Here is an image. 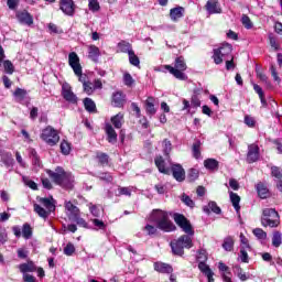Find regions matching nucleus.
Instances as JSON below:
<instances>
[{
  "mask_svg": "<svg viewBox=\"0 0 282 282\" xmlns=\"http://www.w3.org/2000/svg\"><path fill=\"white\" fill-rule=\"evenodd\" d=\"M174 221L185 235L181 236L177 240L172 241L171 249L173 254L182 257L184 254V248L191 249L193 247L192 237L195 235V230L193 229V225H191V220L182 214H174Z\"/></svg>",
  "mask_w": 282,
  "mask_h": 282,
  "instance_id": "obj_1",
  "label": "nucleus"
},
{
  "mask_svg": "<svg viewBox=\"0 0 282 282\" xmlns=\"http://www.w3.org/2000/svg\"><path fill=\"white\" fill-rule=\"evenodd\" d=\"M46 173L57 186H61L66 191H72V188H74V175H72V172H66L65 169L57 166L55 171L46 170Z\"/></svg>",
  "mask_w": 282,
  "mask_h": 282,
  "instance_id": "obj_2",
  "label": "nucleus"
},
{
  "mask_svg": "<svg viewBox=\"0 0 282 282\" xmlns=\"http://www.w3.org/2000/svg\"><path fill=\"white\" fill-rule=\"evenodd\" d=\"M149 219L152 224H155L159 230H162L163 232H173L174 230H176V227L173 221H171L167 212H164L162 209H154L151 213Z\"/></svg>",
  "mask_w": 282,
  "mask_h": 282,
  "instance_id": "obj_3",
  "label": "nucleus"
},
{
  "mask_svg": "<svg viewBox=\"0 0 282 282\" xmlns=\"http://www.w3.org/2000/svg\"><path fill=\"white\" fill-rule=\"evenodd\" d=\"M39 204H33V210L41 217L42 219H47L54 210H56V205L54 203V198H45L41 197L37 199Z\"/></svg>",
  "mask_w": 282,
  "mask_h": 282,
  "instance_id": "obj_4",
  "label": "nucleus"
},
{
  "mask_svg": "<svg viewBox=\"0 0 282 282\" xmlns=\"http://www.w3.org/2000/svg\"><path fill=\"white\" fill-rule=\"evenodd\" d=\"M164 68L167 69V72H170L174 78H177V80H188V76H186L184 73L186 69H188L184 56L176 57L174 61V66L165 65Z\"/></svg>",
  "mask_w": 282,
  "mask_h": 282,
  "instance_id": "obj_5",
  "label": "nucleus"
},
{
  "mask_svg": "<svg viewBox=\"0 0 282 282\" xmlns=\"http://www.w3.org/2000/svg\"><path fill=\"white\" fill-rule=\"evenodd\" d=\"M261 225L264 228H279L281 226V216L274 208H264L261 216Z\"/></svg>",
  "mask_w": 282,
  "mask_h": 282,
  "instance_id": "obj_6",
  "label": "nucleus"
},
{
  "mask_svg": "<svg viewBox=\"0 0 282 282\" xmlns=\"http://www.w3.org/2000/svg\"><path fill=\"white\" fill-rule=\"evenodd\" d=\"M227 58H232V45L223 43L218 48H214L213 59L216 65H221Z\"/></svg>",
  "mask_w": 282,
  "mask_h": 282,
  "instance_id": "obj_7",
  "label": "nucleus"
},
{
  "mask_svg": "<svg viewBox=\"0 0 282 282\" xmlns=\"http://www.w3.org/2000/svg\"><path fill=\"white\" fill-rule=\"evenodd\" d=\"M41 140L45 142L48 147H56L61 141V135L58 134V130L54 129L52 126H47L42 130L40 134Z\"/></svg>",
  "mask_w": 282,
  "mask_h": 282,
  "instance_id": "obj_8",
  "label": "nucleus"
},
{
  "mask_svg": "<svg viewBox=\"0 0 282 282\" xmlns=\"http://www.w3.org/2000/svg\"><path fill=\"white\" fill-rule=\"evenodd\" d=\"M19 270L23 274L24 282H36V278L32 274H28V272H36V264L34 261L29 260L28 262L19 264Z\"/></svg>",
  "mask_w": 282,
  "mask_h": 282,
  "instance_id": "obj_9",
  "label": "nucleus"
},
{
  "mask_svg": "<svg viewBox=\"0 0 282 282\" xmlns=\"http://www.w3.org/2000/svg\"><path fill=\"white\" fill-rule=\"evenodd\" d=\"M260 158V149L257 143H251L248 145L247 152V162L248 164H253V162H258Z\"/></svg>",
  "mask_w": 282,
  "mask_h": 282,
  "instance_id": "obj_10",
  "label": "nucleus"
},
{
  "mask_svg": "<svg viewBox=\"0 0 282 282\" xmlns=\"http://www.w3.org/2000/svg\"><path fill=\"white\" fill-rule=\"evenodd\" d=\"M84 94L87 96H94V93L97 89H102V80L100 79H94V83L90 80L86 82V84L83 85Z\"/></svg>",
  "mask_w": 282,
  "mask_h": 282,
  "instance_id": "obj_11",
  "label": "nucleus"
},
{
  "mask_svg": "<svg viewBox=\"0 0 282 282\" xmlns=\"http://www.w3.org/2000/svg\"><path fill=\"white\" fill-rule=\"evenodd\" d=\"M62 96L66 102H70V105H76L78 102V97L74 91H72V86L63 85L62 87Z\"/></svg>",
  "mask_w": 282,
  "mask_h": 282,
  "instance_id": "obj_12",
  "label": "nucleus"
},
{
  "mask_svg": "<svg viewBox=\"0 0 282 282\" xmlns=\"http://www.w3.org/2000/svg\"><path fill=\"white\" fill-rule=\"evenodd\" d=\"M64 208L66 210V215H67L69 221H72V219H74L75 217H78V215H80V208H78V206L72 204V200H65Z\"/></svg>",
  "mask_w": 282,
  "mask_h": 282,
  "instance_id": "obj_13",
  "label": "nucleus"
},
{
  "mask_svg": "<svg viewBox=\"0 0 282 282\" xmlns=\"http://www.w3.org/2000/svg\"><path fill=\"white\" fill-rule=\"evenodd\" d=\"M68 65H70L74 74H80V69L83 66L80 65V57L76 52H72L68 54Z\"/></svg>",
  "mask_w": 282,
  "mask_h": 282,
  "instance_id": "obj_14",
  "label": "nucleus"
},
{
  "mask_svg": "<svg viewBox=\"0 0 282 282\" xmlns=\"http://www.w3.org/2000/svg\"><path fill=\"white\" fill-rule=\"evenodd\" d=\"M15 17H17L19 23H21L22 25H33L34 24V18L32 17V14H30V12H28V10L18 11L15 13Z\"/></svg>",
  "mask_w": 282,
  "mask_h": 282,
  "instance_id": "obj_15",
  "label": "nucleus"
},
{
  "mask_svg": "<svg viewBox=\"0 0 282 282\" xmlns=\"http://www.w3.org/2000/svg\"><path fill=\"white\" fill-rule=\"evenodd\" d=\"M29 155L31 158L33 171H35V173H39V171L43 169V162H41V156H39V153L33 148L29 150Z\"/></svg>",
  "mask_w": 282,
  "mask_h": 282,
  "instance_id": "obj_16",
  "label": "nucleus"
},
{
  "mask_svg": "<svg viewBox=\"0 0 282 282\" xmlns=\"http://www.w3.org/2000/svg\"><path fill=\"white\" fill-rule=\"evenodd\" d=\"M171 171L176 182H184V180H186V171H184L181 164H173Z\"/></svg>",
  "mask_w": 282,
  "mask_h": 282,
  "instance_id": "obj_17",
  "label": "nucleus"
},
{
  "mask_svg": "<svg viewBox=\"0 0 282 282\" xmlns=\"http://www.w3.org/2000/svg\"><path fill=\"white\" fill-rule=\"evenodd\" d=\"M205 10L208 14H221V4L219 0H208L205 4Z\"/></svg>",
  "mask_w": 282,
  "mask_h": 282,
  "instance_id": "obj_18",
  "label": "nucleus"
},
{
  "mask_svg": "<svg viewBox=\"0 0 282 282\" xmlns=\"http://www.w3.org/2000/svg\"><path fill=\"white\" fill-rule=\"evenodd\" d=\"M59 8L64 14H67L68 17L74 15V0H61Z\"/></svg>",
  "mask_w": 282,
  "mask_h": 282,
  "instance_id": "obj_19",
  "label": "nucleus"
},
{
  "mask_svg": "<svg viewBox=\"0 0 282 282\" xmlns=\"http://www.w3.org/2000/svg\"><path fill=\"white\" fill-rule=\"evenodd\" d=\"M105 131L108 142L110 144H116L118 142V133H116L113 126H111V123H106Z\"/></svg>",
  "mask_w": 282,
  "mask_h": 282,
  "instance_id": "obj_20",
  "label": "nucleus"
},
{
  "mask_svg": "<svg viewBox=\"0 0 282 282\" xmlns=\"http://www.w3.org/2000/svg\"><path fill=\"white\" fill-rule=\"evenodd\" d=\"M229 199H230L238 217H241V205H239L241 203V197L235 192H229Z\"/></svg>",
  "mask_w": 282,
  "mask_h": 282,
  "instance_id": "obj_21",
  "label": "nucleus"
},
{
  "mask_svg": "<svg viewBox=\"0 0 282 282\" xmlns=\"http://www.w3.org/2000/svg\"><path fill=\"white\" fill-rule=\"evenodd\" d=\"M127 102V95H124L122 91H117L112 94V105L113 107H124V104Z\"/></svg>",
  "mask_w": 282,
  "mask_h": 282,
  "instance_id": "obj_22",
  "label": "nucleus"
},
{
  "mask_svg": "<svg viewBox=\"0 0 282 282\" xmlns=\"http://www.w3.org/2000/svg\"><path fill=\"white\" fill-rule=\"evenodd\" d=\"M198 269L207 278L208 282H215V279L213 278L215 276V273L213 270H210V267L206 264V262H199Z\"/></svg>",
  "mask_w": 282,
  "mask_h": 282,
  "instance_id": "obj_23",
  "label": "nucleus"
},
{
  "mask_svg": "<svg viewBox=\"0 0 282 282\" xmlns=\"http://www.w3.org/2000/svg\"><path fill=\"white\" fill-rule=\"evenodd\" d=\"M154 270L161 274H173V267L164 262H155Z\"/></svg>",
  "mask_w": 282,
  "mask_h": 282,
  "instance_id": "obj_24",
  "label": "nucleus"
},
{
  "mask_svg": "<svg viewBox=\"0 0 282 282\" xmlns=\"http://www.w3.org/2000/svg\"><path fill=\"white\" fill-rule=\"evenodd\" d=\"M154 164L155 166L159 169L160 173H163L164 175H169L171 173V171L169 170V167H166V162L164 161V158L162 156H156L154 159Z\"/></svg>",
  "mask_w": 282,
  "mask_h": 282,
  "instance_id": "obj_25",
  "label": "nucleus"
},
{
  "mask_svg": "<svg viewBox=\"0 0 282 282\" xmlns=\"http://www.w3.org/2000/svg\"><path fill=\"white\" fill-rule=\"evenodd\" d=\"M145 111L148 116H155L158 110L155 109V99L153 97H148L144 102Z\"/></svg>",
  "mask_w": 282,
  "mask_h": 282,
  "instance_id": "obj_26",
  "label": "nucleus"
},
{
  "mask_svg": "<svg viewBox=\"0 0 282 282\" xmlns=\"http://www.w3.org/2000/svg\"><path fill=\"white\" fill-rule=\"evenodd\" d=\"M203 212L206 213V215H210V213H215V215H221V208L217 206L216 202L213 200L203 207Z\"/></svg>",
  "mask_w": 282,
  "mask_h": 282,
  "instance_id": "obj_27",
  "label": "nucleus"
},
{
  "mask_svg": "<svg viewBox=\"0 0 282 282\" xmlns=\"http://www.w3.org/2000/svg\"><path fill=\"white\" fill-rule=\"evenodd\" d=\"M117 52L130 55L131 52H133V47L131 46V43L127 41H121L117 45Z\"/></svg>",
  "mask_w": 282,
  "mask_h": 282,
  "instance_id": "obj_28",
  "label": "nucleus"
},
{
  "mask_svg": "<svg viewBox=\"0 0 282 282\" xmlns=\"http://www.w3.org/2000/svg\"><path fill=\"white\" fill-rule=\"evenodd\" d=\"M110 120L115 129H122V126L124 124V113L119 112L116 116L111 117Z\"/></svg>",
  "mask_w": 282,
  "mask_h": 282,
  "instance_id": "obj_29",
  "label": "nucleus"
},
{
  "mask_svg": "<svg viewBox=\"0 0 282 282\" xmlns=\"http://www.w3.org/2000/svg\"><path fill=\"white\" fill-rule=\"evenodd\" d=\"M88 58H91L94 63H98V58H100V48H98L96 45H89Z\"/></svg>",
  "mask_w": 282,
  "mask_h": 282,
  "instance_id": "obj_30",
  "label": "nucleus"
},
{
  "mask_svg": "<svg viewBox=\"0 0 282 282\" xmlns=\"http://www.w3.org/2000/svg\"><path fill=\"white\" fill-rule=\"evenodd\" d=\"M204 166L207 171H219V161L215 159H207L204 161Z\"/></svg>",
  "mask_w": 282,
  "mask_h": 282,
  "instance_id": "obj_31",
  "label": "nucleus"
},
{
  "mask_svg": "<svg viewBox=\"0 0 282 282\" xmlns=\"http://www.w3.org/2000/svg\"><path fill=\"white\" fill-rule=\"evenodd\" d=\"M184 17V7H176L170 10V18L172 21H177Z\"/></svg>",
  "mask_w": 282,
  "mask_h": 282,
  "instance_id": "obj_32",
  "label": "nucleus"
},
{
  "mask_svg": "<svg viewBox=\"0 0 282 282\" xmlns=\"http://www.w3.org/2000/svg\"><path fill=\"white\" fill-rule=\"evenodd\" d=\"M223 248L226 252H232L235 250V238L228 236L223 241Z\"/></svg>",
  "mask_w": 282,
  "mask_h": 282,
  "instance_id": "obj_33",
  "label": "nucleus"
},
{
  "mask_svg": "<svg viewBox=\"0 0 282 282\" xmlns=\"http://www.w3.org/2000/svg\"><path fill=\"white\" fill-rule=\"evenodd\" d=\"M84 107L88 113H96V102L91 98L86 97L83 100Z\"/></svg>",
  "mask_w": 282,
  "mask_h": 282,
  "instance_id": "obj_34",
  "label": "nucleus"
},
{
  "mask_svg": "<svg viewBox=\"0 0 282 282\" xmlns=\"http://www.w3.org/2000/svg\"><path fill=\"white\" fill-rule=\"evenodd\" d=\"M1 162H3L4 166H7V169H12V166H14V158H12L11 153L2 154Z\"/></svg>",
  "mask_w": 282,
  "mask_h": 282,
  "instance_id": "obj_35",
  "label": "nucleus"
},
{
  "mask_svg": "<svg viewBox=\"0 0 282 282\" xmlns=\"http://www.w3.org/2000/svg\"><path fill=\"white\" fill-rule=\"evenodd\" d=\"M96 160L98 161V164H100V166H107V164H109V154L105 152H97Z\"/></svg>",
  "mask_w": 282,
  "mask_h": 282,
  "instance_id": "obj_36",
  "label": "nucleus"
},
{
  "mask_svg": "<svg viewBox=\"0 0 282 282\" xmlns=\"http://www.w3.org/2000/svg\"><path fill=\"white\" fill-rule=\"evenodd\" d=\"M192 153L195 160H199V158H202V141H196L193 143Z\"/></svg>",
  "mask_w": 282,
  "mask_h": 282,
  "instance_id": "obj_37",
  "label": "nucleus"
},
{
  "mask_svg": "<svg viewBox=\"0 0 282 282\" xmlns=\"http://www.w3.org/2000/svg\"><path fill=\"white\" fill-rule=\"evenodd\" d=\"M253 89H254L256 94H258V96L261 100V105H263V107H265L268 105V102L265 101V94L263 93V88H261V86L254 84Z\"/></svg>",
  "mask_w": 282,
  "mask_h": 282,
  "instance_id": "obj_38",
  "label": "nucleus"
},
{
  "mask_svg": "<svg viewBox=\"0 0 282 282\" xmlns=\"http://www.w3.org/2000/svg\"><path fill=\"white\" fill-rule=\"evenodd\" d=\"M282 245V234L281 231H274L272 236V247L279 248Z\"/></svg>",
  "mask_w": 282,
  "mask_h": 282,
  "instance_id": "obj_39",
  "label": "nucleus"
},
{
  "mask_svg": "<svg viewBox=\"0 0 282 282\" xmlns=\"http://www.w3.org/2000/svg\"><path fill=\"white\" fill-rule=\"evenodd\" d=\"M257 191H258V195H259V197H261V199H265V197H268L269 191H268V187L263 183H258Z\"/></svg>",
  "mask_w": 282,
  "mask_h": 282,
  "instance_id": "obj_40",
  "label": "nucleus"
},
{
  "mask_svg": "<svg viewBox=\"0 0 282 282\" xmlns=\"http://www.w3.org/2000/svg\"><path fill=\"white\" fill-rule=\"evenodd\" d=\"M252 232L260 241H265L268 239V232L263 231L261 228H256L252 230Z\"/></svg>",
  "mask_w": 282,
  "mask_h": 282,
  "instance_id": "obj_41",
  "label": "nucleus"
},
{
  "mask_svg": "<svg viewBox=\"0 0 282 282\" xmlns=\"http://www.w3.org/2000/svg\"><path fill=\"white\" fill-rule=\"evenodd\" d=\"M162 147H163L164 155L169 156L171 154V151H173V144L171 143V140L169 139L163 140Z\"/></svg>",
  "mask_w": 282,
  "mask_h": 282,
  "instance_id": "obj_42",
  "label": "nucleus"
},
{
  "mask_svg": "<svg viewBox=\"0 0 282 282\" xmlns=\"http://www.w3.org/2000/svg\"><path fill=\"white\" fill-rule=\"evenodd\" d=\"M13 96L17 98L19 102L25 100V96H28V91L22 88H17L13 93Z\"/></svg>",
  "mask_w": 282,
  "mask_h": 282,
  "instance_id": "obj_43",
  "label": "nucleus"
},
{
  "mask_svg": "<svg viewBox=\"0 0 282 282\" xmlns=\"http://www.w3.org/2000/svg\"><path fill=\"white\" fill-rule=\"evenodd\" d=\"M98 178L106 184H111L113 182V176L109 172H101L98 174Z\"/></svg>",
  "mask_w": 282,
  "mask_h": 282,
  "instance_id": "obj_44",
  "label": "nucleus"
},
{
  "mask_svg": "<svg viewBox=\"0 0 282 282\" xmlns=\"http://www.w3.org/2000/svg\"><path fill=\"white\" fill-rule=\"evenodd\" d=\"M22 237L25 239H32V226H30L28 223L22 227Z\"/></svg>",
  "mask_w": 282,
  "mask_h": 282,
  "instance_id": "obj_45",
  "label": "nucleus"
},
{
  "mask_svg": "<svg viewBox=\"0 0 282 282\" xmlns=\"http://www.w3.org/2000/svg\"><path fill=\"white\" fill-rule=\"evenodd\" d=\"M129 56V63L130 65H133V67H140V57L135 55V52H130Z\"/></svg>",
  "mask_w": 282,
  "mask_h": 282,
  "instance_id": "obj_46",
  "label": "nucleus"
},
{
  "mask_svg": "<svg viewBox=\"0 0 282 282\" xmlns=\"http://www.w3.org/2000/svg\"><path fill=\"white\" fill-rule=\"evenodd\" d=\"M70 221H75L77 226H80L82 228H89V224H87V221L80 217V214L72 218Z\"/></svg>",
  "mask_w": 282,
  "mask_h": 282,
  "instance_id": "obj_47",
  "label": "nucleus"
},
{
  "mask_svg": "<svg viewBox=\"0 0 282 282\" xmlns=\"http://www.w3.org/2000/svg\"><path fill=\"white\" fill-rule=\"evenodd\" d=\"M239 259L242 263H250V257L248 256L246 247L240 248Z\"/></svg>",
  "mask_w": 282,
  "mask_h": 282,
  "instance_id": "obj_48",
  "label": "nucleus"
},
{
  "mask_svg": "<svg viewBox=\"0 0 282 282\" xmlns=\"http://www.w3.org/2000/svg\"><path fill=\"white\" fill-rule=\"evenodd\" d=\"M234 272L237 273V276H238V279H240V281H248V275H246V273H243V269H241L240 265H235Z\"/></svg>",
  "mask_w": 282,
  "mask_h": 282,
  "instance_id": "obj_49",
  "label": "nucleus"
},
{
  "mask_svg": "<svg viewBox=\"0 0 282 282\" xmlns=\"http://www.w3.org/2000/svg\"><path fill=\"white\" fill-rule=\"evenodd\" d=\"M3 68H4L6 74H9V75L14 74V64H12L10 62V59H6L3 62Z\"/></svg>",
  "mask_w": 282,
  "mask_h": 282,
  "instance_id": "obj_50",
  "label": "nucleus"
},
{
  "mask_svg": "<svg viewBox=\"0 0 282 282\" xmlns=\"http://www.w3.org/2000/svg\"><path fill=\"white\" fill-rule=\"evenodd\" d=\"M199 177V170L197 169H189L187 173V178L189 182H195V180H198Z\"/></svg>",
  "mask_w": 282,
  "mask_h": 282,
  "instance_id": "obj_51",
  "label": "nucleus"
},
{
  "mask_svg": "<svg viewBox=\"0 0 282 282\" xmlns=\"http://www.w3.org/2000/svg\"><path fill=\"white\" fill-rule=\"evenodd\" d=\"M61 151H62L63 155H69V153L72 152V145L69 144V142H67L65 140L62 141Z\"/></svg>",
  "mask_w": 282,
  "mask_h": 282,
  "instance_id": "obj_52",
  "label": "nucleus"
},
{
  "mask_svg": "<svg viewBox=\"0 0 282 282\" xmlns=\"http://www.w3.org/2000/svg\"><path fill=\"white\" fill-rule=\"evenodd\" d=\"M22 180H23L25 186H29V188H31L32 191H39V185L36 184V182H34L25 176H23Z\"/></svg>",
  "mask_w": 282,
  "mask_h": 282,
  "instance_id": "obj_53",
  "label": "nucleus"
},
{
  "mask_svg": "<svg viewBox=\"0 0 282 282\" xmlns=\"http://www.w3.org/2000/svg\"><path fill=\"white\" fill-rule=\"evenodd\" d=\"M123 83L127 87H133V84L135 83V80L133 79L131 74L126 73L123 74Z\"/></svg>",
  "mask_w": 282,
  "mask_h": 282,
  "instance_id": "obj_54",
  "label": "nucleus"
},
{
  "mask_svg": "<svg viewBox=\"0 0 282 282\" xmlns=\"http://www.w3.org/2000/svg\"><path fill=\"white\" fill-rule=\"evenodd\" d=\"M75 252H76V247H74L72 242H68L64 248V254H66V257H72V254H74Z\"/></svg>",
  "mask_w": 282,
  "mask_h": 282,
  "instance_id": "obj_55",
  "label": "nucleus"
},
{
  "mask_svg": "<svg viewBox=\"0 0 282 282\" xmlns=\"http://www.w3.org/2000/svg\"><path fill=\"white\" fill-rule=\"evenodd\" d=\"M271 175L272 177H275L276 180L282 178V169L279 166H271Z\"/></svg>",
  "mask_w": 282,
  "mask_h": 282,
  "instance_id": "obj_56",
  "label": "nucleus"
},
{
  "mask_svg": "<svg viewBox=\"0 0 282 282\" xmlns=\"http://www.w3.org/2000/svg\"><path fill=\"white\" fill-rule=\"evenodd\" d=\"M240 242H241V248H245L247 250H252V247H250V241L243 234H240Z\"/></svg>",
  "mask_w": 282,
  "mask_h": 282,
  "instance_id": "obj_57",
  "label": "nucleus"
},
{
  "mask_svg": "<svg viewBox=\"0 0 282 282\" xmlns=\"http://www.w3.org/2000/svg\"><path fill=\"white\" fill-rule=\"evenodd\" d=\"M88 8L91 12H98V10H100V3L98 0H89Z\"/></svg>",
  "mask_w": 282,
  "mask_h": 282,
  "instance_id": "obj_58",
  "label": "nucleus"
},
{
  "mask_svg": "<svg viewBox=\"0 0 282 282\" xmlns=\"http://www.w3.org/2000/svg\"><path fill=\"white\" fill-rule=\"evenodd\" d=\"M182 202L185 206H188L189 208H195V202L191 199L188 195L184 194L182 196Z\"/></svg>",
  "mask_w": 282,
  "mask_h": 282,
  "instance_id": "obj_59",
  "label": "nucleus"
},
{
  "mask_svg": "<svg viewBox=\"0 0 282 282\" xmlns=\"http://www.w3.org/2000/svg\"><path fill=\"white\" fill-rule=\"evenodd\" d=\"M48 31L51 34H62L63 33V29L58 28V25H56L54 23L48 24Z\"/></svg>",
  "mask_w": 282,
  "mask_h": 282,
  "instance_id": "obj_60",
  "label": "nucleus"
},
{
  "mask_svg": "<svg viewBox=\"0 0 282 282\" xmlns=\"http://www.w3.org/2000/svg\"><path fill=\"white\" fill-rule=\"evenodd\" d=\"M122 195H126L127 197H131V188H129V187H118L117 196L120 197Z\"/></svg>",
  "mask_w": 282,
  "mask_h": 282,
  "instance_id": "obj_61",
  "label": "nucleus"
},
{
  "mask_svg": "<svg viewBox=\"0 0 282 282\" xmlns=\"http://www.w3.org/2000/svg\"><path fill=\"white\" fill-rule=\"evenodd\" d=\"M144 230L147 231V234L151 237L153 235H158V227L153 226V225H145Z\"/></svg>",
  "mask_w": 282,
  "mask_h": 282,
  "instance_id": "obj_62",
  "label": "nucleus"
},
{
  "mask_svg": "<svg viewBox=\"0 0 282 282\" xmlns=\"http://www.w3.org/2000/svg\"><path fill=\"white\" fill-rule=\"evenodd\" d=\"M8 241V231L4 227L0 226V243H6Z\"/></svg>",
  "mask_w": 282,
  "mask_h": 282,
  "instance_id": "obj_63",
  "label": "nucleus"
},
{
  "mask_svg": "<svg viewBox=\"0 0 282 282\" xmlns=\"http://www.w3.org/2000/svg\"><path fill=\"white\" fill-rule=\"evenodd\" d=\"M241 23H242V25H245L247 28V30H250L252 28V21L246 14L242 15Z\"/></svg>",
  "mask_w": 282,
  "mask_h": 282,
  "instance_id": "obj_64",
  "label": "nucleus"
}]
</instances>
